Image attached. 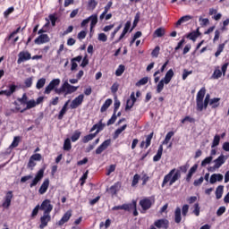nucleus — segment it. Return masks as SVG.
Listing matches in <instances>:
<instances>
[{
	"label": "nucleus",
	"mask_w": 229,
	"mask_h": 229,
	"mask_svg": "<svg viewBox=\"0 0 229 229\" xmlns=\"http://www.w3.org/2000/svg\"><path fill=\"white\" fill-rule=\"evenodd\" d=\"M17 101H19L20 105L25 106L21 112H26L27 110H31V108H35L37 105H40V103H44V97H39L35 99H30L28 98V94L23 93L21 98H18Z\"/></svg>",
	"instance_id": "1"
},
{
	"label": "nucleus",
	"mask_w": 229,
	"mask_h": 229,
	"mask_svg": "<svg viewBox=\"0 0 229 229\" xmlns=\"http://www.w3.org/2000/svg\"><path fill=\"white\" fill-rule=\"evenodd\" d=\"M188 214H189V204H184L182 207V208L180 207H177L174 213V223H176V225H180V223H182V216L183 217V220L185 221V218L187 217Z\"/></svg>",
	"instance_id": "2"
},
{
	"label": "nucleus",
	"mask_w": 229,
	"mask_h": 229,
	"mask_svg": "<svg viewBox=\"0 0 229 229\" xmlns=\"http://www.w3.org/2000/svg\"><path fill=\"white\" fill-rule=\"evenodd\" d=\"M12 199H13V191H9L5 193L3 202H2V207L3 208H5V210H8L10 207H12Z\"/></svg>",
	"instance_id": "3"
},
{
	"label": "nucleus",
	"mask_w": 229,
	"mask_h": 229,
	"mask_svg": "<svg viewBox=\"0 0 229 229\" xmlns=\"http://www.w3.org/2000/svg\"><path fill=\"white\" fill-rule=\"evenodd\" d=\"M46 171V167L40 168L34 179L32 180L31 183L30 184V189H33V187H37V185L38 184V182L42 180V178H44V172Z\"/></svg>",
	"instance_id": "4"
},
{
	"label": "nucleus",
	"mask_w": 229,
	"mask_h": 229,
	"mask_svg": "<svg viewBox=\"0 0 229 229\" xmlns=\"http://www.w3.org/2000/svg\"><path fill=\"white\" fill-rule=\"evenodd\" d=\"M60 85V79H53L49 84L45 88L44 94H51L55 89Z\"/></svg>",
	"instance_id": "5"
},
{
	"label": "nucleus",
	"mask_w": 229,
	"mask_h": 229,
	"mask_svg": "<svg viewBox=\"0 0 229 229\" xmlns=\"http://www.w3.org/2000/svg\"><path fill=\"white\" fill-rule=\"evenodd\" d=\"M155 204V199H151L149 198H144L143 199L140 200V206L141 207L142 210H149L151 207Z\"/></svg>",
	"instance_id": "6"
},
{
	"label": "nucleus",
	"mask_w": 229,
	"mask_h": 229,
	"mask_svg": "<svg viewBox=\"0 0 229 229\" xmlns=\"http://www.w3.org/2000/svg\"><path fill=\"white\" fill-rule=\"evenodd\" d=\"M28 60H31V53H30V51L24 50V51H21L18 54V60H17L18 64H21L23 62H28Z\"/></svg>",
	"instance_id": "7"
},
{
	"label": "nucleus",
	"mask_w": 229,
	"mask_h": 229,
	"mask_svg": "<svg viewBox=\"0 0 229 229\" xmlns=\"http://www.w3.org/2000/svg\"><path fill=\"white\" fill-rule=\"evenodd\" d=\"M40 210L44 211V214H51L53 211V206L51 205V200L45 199L39 206Z\"/></svg>",
	"instance_id": "8"
},
{
	"label": "nucleus",
	"mask_w": 229,
	"mask_h": 229,
	"mask_svg": "<svg viewBox=\"0 0 229 229\" xmlns=\"http://www.w3.org/2000/svg\"><path fill=\"white\" fill-rule=\"evenodd\" d=\"M71 217H72V210L70 209L64 214V216L58 222H56V225L64 226L65 223H68V221H69V219H71Z\"/></svg>",
	"instance_id": "9"
},
{
	"label": "nucleus",
	"mask_w": 229,
	"mask_h": 229,
	"mask_svg": "<svg viewBox=\"0 0 229 229\" xmlns=\"http://www.w3.org/2000/svg\"><path fill=\"white\" fill-rule=\"evenodd\" d=\"M110 144H112V140H110V139L103 141V143L100 144L95 150L96 155H101V153H103V151H105L106 149H108V147L110 146Z\"/></svg>",
	"instance_id": "10"
},
{
	"label": "nucleus",
	"mask_w": 229,
	"mask_h": 229,
	"mask_svg": "<svg viewBox=\"0 0 229 229\" xmlns=\"http://www.w3.org/2000/svg\"><path fill=\"white\" fill-rule=\"evenodd\" d=\"M51 213H43V216L40 217L39 228L44 229L47 226L48 223L51 221Z\"/></svg>",
	"instance_id": "11"
},
{
	"label": "nucleus",
	"mask_w": 229,
	"mask_h": 229,
	"mask_svg": "<svg viewBox=\"0 0 229 229\" xmlns=\"http://www.w3.org/2000/svg\"><path fill=\"white\" fill-rule=\"evenodd\" d=\"M130 28H131V21H126V23L124 25L122 34L120 35L118 39H116L114 41V44H119V42H121V40L123 39L124 37H126V33H128L130 31Z\"/></svg>",
	"instance_id": "12"
},
{
	"label": "nucleus",
	"mask_w": 229,
	"mask_h": 229,
	"mask_svg": "<svg viewBox=\"0 0 229 229\" xmlns=\"http://www.w3.org/2000/svg\"><path fill=\"white\" fill-rule=\"evenodd\" d=\"M51 38H49V36L47 34H40L35 40L34 44H37L38 46H40L42 44H47Z\"/></svg>",
	"instance_id": "13"
},
{
	"label": "nucleus",
	"mask_w": 229,
	"mask_h": 229,
	"mask_svg": "<svg viewBox=\"0 0 229 229\" xmlns=\"http://www.w3.org/2000/svg\"><path fill=\"white\" fill-rule=\"evenodd\" d=\"M154 226H156V228L167 229L169 228V220L164 218L156 220L154 222Z\"/></svg>",
	"instance_id": "14"
},
{
	"label": "nucleus",
	"mask_w": 229,
	"mask_h": 229,
	"mask_svg": "<svg viewBox=\"0 0 229 229\" xmlns=\"http://www.w3.org/2000/svg\"><path fill=\"white\" fill-rule=\"evenodd\" d=\"M85 98L84 94L79 95L77 98H75L71 104V108H78L82 103L83 99Z\"/></svg>",
	"instance_id": "15"
},
{
	"label": "nucleus",
	"mask_w": 229,
	"mask_h": 229,
	"mask_svg": "<svg viewBox=\"0 0 229 229\" xmlns=\"http://www.w3.org/2000/svg\"><path fill=\"white\" fill-rule=\"evenodd\" d=\"M205 94H207V88L202 87L197 93L196 105H199L205 99Z\"/></svg>",
	"instance_id": "16"
},
{
	"label": "nucleus",
	"mask_w": 229,
	"mask_h": 229,
	"mask_svg": "<svg viewBox=\"0 0 229 229\" xmlns=\"http://www.w3.org/2000/svg\"><path fill=\"white\" fill-rule=\"evenodd\" d=\"M15 90H17V85L12 84L9 86L8 90H1L0 96L4 95V96H7V98H10V96H12V94H13Z\"/></svg>",
	"instance_id": "17"
},
{
	"label": "nucleus",
	"mask_w": 229,
	"mask_h": 229,
	"mask_svg": "<svg viewBox=\"0 0 229 229\" xmlns=\"http://www.w3.org/2000/svg\"><path fill=\"white\" fill-rule=\"evenodd\" d=\"M175 171H176V169L174 168L166 175H165L163 182L161 184V187H165L166 183H171V180H172L173 175L174 174Z\"/></svg>",
	"instance_id": "18"
},
{
	"label": "nucleus",
	"mask_w": 229,
	"mask_h": 229,
	"mask_svg": "<svg viewBox=\"0 0 229 229\" xmlns=\"http://www.w3.org/2000/svg\"><path fill=\"white\" fill-rule=\"evenodd\" d=\"M226 162V158H225V155L219 156L216 159L214 160V169H219L223 164Z\"/></svg>",
	"instance_id": "19"
},
{
	"label": "nucleus",
	"mask_w": 229,
	"mask_h": 229,
	"mask_svg": "<svg viewBox=\"0 0 229 229\" xmlns=\"http://www.w3.org/2000/svg\"><path fill=\"white\" fill-rule=\"evenodd\" d=\"M196 171H198V165L195 164L193 166H191L186 175V182L187 183H190L191 180H192V176L193 174L196 173Z\"/></svg>",
	"instance_id": "20"
},
{
	"label": "nucleus",
	"mask_w": 229,
	"mask_h": 229,
	"mask_svg": "<svg viewBox=\"0 0 229 229\" xmlns=\"http://www.w3.org/2000/svg\"><path fill=\"white\" fill-rule=\"evenodd\" d=\"M174 76V72L173 71V69L168 70L164 79H162L165 81V85H169Z\"/></svg>",
	"instance_id": "21"
},
{
	"label": "nucleus",
	"mask_w": 229,
	"mask_h": 229,
	"mask_svg": "<svg viewBox=\"0 0 229 229\" xmlns=\"http://www.w3.org/2000/svg\"><path fill=\"white\" fill-rule=\"evenodd\" d=\"M47 189H49V178L45 179L42 182L38 190L39 194H46L47 192Z\"/></svg>",
	"instance_id": "22"
},
{
	"label": "nucleus",
	"mask_w": 229,
	"mask_h": 229,
	"mask_svg": "<svg viewBox=\"0 0 229 229\" xmlns=\"http://www.w3.org/2000/svg\"><path fill=\"white\" fill-rule=\"evenodd\" d=\"M208 105H210V101L208 100H202L199 104H196L197 111L203 112V110H207L208 108Z\"/></svg>",
	"instance_id": "23"
},
{
	"label": "nucleus",
	"mask_w": 229,
	"mask_h": 229,
	"mask_svg": "<svg viewBox=\"0 0 229 229\" xmlns=\"http://www.w3.org/2000/svg\"><path fill=\"white\" fill-rule=\"evenodd\" d=\"M180 178H182V172H180V170H176L174 174V175L172 176V179L170 180L169 185H173L174 183H175L176 182H178V180H180Z\"/></svg>",
	"instance_id": "24"
},
{
	"label": "nucleus",
	"mask_w": 229,
	"mask_h": 229,
	"mask_svg": "<svg viewBox=\"0 0 229 229\" xmlns=\"http://www.w3.org/2000/svg\"><path fill=\"white\" fill-rule=\"evenodd\" d=\"M222 180H223V174H213L210 176L209 182L211 184H214L216 182H221Z\"/></svg>",
	"instance_id": "25"
},
{
	"label": "nucleus",
	"mask_w": 229,
	"mask_h": 229,
	"mask_svg": "<svg viewBox=\"0 0 229 229\" xmlns=\"http://www.w3.org/2000/svg\"><path fill=\"white\" fill-rule=\"evenodd\" d=\"M162 153H164V146L160 145L157 154L153 157V162H159L162 158Z\"/></svg>",
	"instance_id": "26"
},
{
	"label": "nucleus",
	"mask_w": 229,
	"mask_h": 229,
	"mask_svg": "<svg viewBox=\"0 0 229 229\" xmlns=\"http://www.w3.org/2000/svg\"><path fill=\"white\" fill-rule=\"evenodd\" d=\"M69 105V100L64 105V106L62 107L61 111L59 112V114L57 115V119L59 121H62V119H64V115H65V114H67V106Z\"/></svg>",
	"instance_id": "27"
},
{
	"label": "nucleus",
	"mask_w": 229,
	"mask_h": 229,
	"mask_svg": "<svg viewBox=\"0 0 229 229\" xmlns=\"http://www.w3.org/2000/svg\"><path fill=\"white\" fill-rule=\"evenodd\" d=\"M126 128H128L127 124L123 125L122 127L118 128L115 130L114 135H113V139L115 140L116 139H119V135H121L123 133V131H124V130H126Z\"/></svg>",
	"instance_id": "28"
},
{
	"label": "nucleus",
	"mask_w": 229,
	"mask_h": 229,
	"mask_svg": "<svg viewBox=\"0 0 229 229\" xmlns=\"http://www.w3.org/2000/svg\"><path fill=\"white\" fill-rule=\"evenodd\" d=\"M113 100L112 98H107L105 103L103 104V106L100 108V112L103 114L105 112H106V110H108V108H110V106L112 105Z\"/></svg>",
	"instance_id": "29"
},
{
	"label": "nucleus",
	"mask_w": 229,
	"mask_h": 229,
	"mask_svg": "<svg viewBox=\"0 0 229 229\" xmlns=\"http://www.w3.org/2000/svg\"><path fill=\"white\" fill-rule=\"evenodd\" d=\"M192 19V16L191 15H185L181 17L175 23V26H182V24H183V22H189V21H191Z\"/></svg>",
	"instance_id": "30"
},
{
	"label": "nucleus",
	"mask_w": 229,
	"mask_h": 229,
	"mask_svg": "<svg viewBox=\"0 0 229 229\" xmlns=\"http://www.w3.org/2000/svg\"><path fill=\"white\" fill-rule=\"evenodd\" d=\"M201 35V32H199V29H197L196 31L191 32L188 34L187 38H190V40H192L193 42H196V38Z\"/></svg>",
	"instance_id": "31"
},
{
	"label": "nucleus",
	"mask_w": 229,
	"mask_h": 229,
	"mask_svg": "<svg viewBox=\"0 0 229 229\" xmlns=\"http://www.w3.org/2000/svg\"><path fill=\"white\" fill-rule=\"evenodd\" d=\"M224 191H225V186L219 185L218 187H216L215 191L216 199H221L223 198Z\"/></svg>",
	"instance_id": "32"
},
{
	"label": "nucleus",
	"mask_w": 229,
	"mask_h": 229,
	"mask_svg": "<svg viewBox=\"0 0 229 229\" xmlns=\"http://www.w3.org/2000/svg\"><path fill=\"white\" fill-rule=\"evenodd\" d=\"M78 89H80V86H72L71 84H67V88H66V92L64 93V98L65 96H67L68 94H72L73 92H76V90H78Z\"/></svg>",
	"instance_id": "33"
},
{
	"label": "nucleus",
	"mask_w": 229,
	"mask_h": 229,
	"mask_svg": "<svg viewBox=\"0 0 229 229\" xmlns=\"http://www.w3.org/2000/svg\"><path fill=\"white\" fill-rule=\"evenodd\" d=\"M219 101H221V98H211L209 101V106H211L213 109L218 108L220 105Z\"/></svg>",
	"instance_id": "34"
},
{
	"label": "nucleus",
	"mask_w": 229,
	"mask_h": 229,
	"mask_svg": "<svg viewBox=\"0 0 229 229\" xmlns=\"http://www.w3.org/2000/svg\"><path fill=\"white\" fill-rule=\"evenodd\" d=\"M90 22V31L96 28V24H98V14H92L89 16Z\"/></svg>",
	"instance_id": "35"
},
{
	"label": "nucleus",
	"mask_w": 229,
	"mask_h": 229,
	"mask_svg": "<svg viewBox=\"0 0 229 229\" xmlns=\"http://www.w3.org/2000/svg\"><path fill=\"white\" fill-rule=\"evenodd\" d=\"M130 208H131V206L129 204H123L122 206H114L112 208V210H125L127 212H130Z\"/></svg>",
	"instance_id": "36"
},
{
	"label": "nucleus",
	"mask_w": 229,
	"mask_h": 229,
	"mask_svg": "<svg viewBox=\"0 0 229 229\" xmlns=\"http://www.w3.org/2000/svg\"><path fill=\"white\" fill-rule=\"evenodd\" d=\"M96 136H97V134L95 132L89 133V134L84 136L82 138L83 144H87L88 142H90V140H94V139H96Z\"/></svg>",
	"instance_id": "37"
},
{
	"label": "nucleus",
	"mask_w": 229,
	"mask_h": 229,
	"mask_svg": "<svg viewBox=\"0 0 229 229\" xmlns=\"http://www.w3.org/2000/svg\"><path fill=\"white\" fill-rule=\"evenodd\" d=\"M119 191H121V182H115L114 185H112L110 187V191L112 192V194H117V192H119Z\"/></svg>",
	"instance_id": "38"
},
{
	"label": "nucleus",
	"mask_w": 229,
	"mask_h": 229,
	"mask_svg": "<svg viewBox=\"0 0 229 229\" xmlns=\"http://www.w3.org/2000/svg\"><path fill=\"white\" fill-rule=\"evenodd\" d=\"M63 149H64V151H71V149H72L71 139L67 138L64 140Z\"/></svg>",
	"instance_id": "39"
},
{
	"label": "nucleus",
	"mask_w": 229,
	"mask_h": 229,
	"mask_svg": "<svg viewBox=\"0 0 229 229\" xmlns=\"http://www.w3.org/2000/svg\"><path fill=\"white\" fill-rule=\"evenodd\" d=\"M226 42H228V40H225V43L218 45L217 50L215 53L216 58H217L221 55V53H223V51H225V46L226 45Z\"/></svg>",
	"instance_id": "40"
},
{
	"label": "nucleus",
	"mask_w": 229,
	"mask_h": 229,
	"mask_svg": "<svg viewBox=\"0 0 229 229\" xmlns=\"http://www.w3.org/2000/svg\"><path fill=\"white\" fill-rule=\"evenodd\" d=\"M95 126H97V131L95 133L98 135L99 131H103V130H105V126H106V124L103 123V120H100L98 123L95 124Z\"/></svg>",
	"instance_id": "41"
},
{
	"label": "nucleus",
	"mask_w": 229,
	"mask_h": 229,
	"mask_svg": "<svg viewBox=\"0 0 229 229\" xmlns=\"http://www.w3.org/2000/svg\"><path fill=\"white\" fill-rule=\"evenodd\" d=\"M140 21V13H137L134 17V21L132 23V27L130 31H133L135 28H137V24H139V21Z\"/></svg>",
	"instance_id": "42"
},
{
	"label": "nucleus",
	"mask_w": 229,
	"mask_h": 229,
	"mask_svg": "<svg viewBox=\"0 0 229 229\" xmlns=\"http://www.w3.org/2000/svg\"><path fill=\"white\" fill-rule=\"evenodd\" d=\"M165 35V29L164 28H158L154 31V37H164Z\"/></svg>",
	"instance_id": "43"
},
{
	"label": "nucleus",
	"mask_w": 229,
	"mask_h": 229,
	"mask_svg": "<svg viewBox=\"0 0 229 229\" xmlns=\"http://www.w3.org/2000/svg\"><path fill=\"white\" fill-rule=\"evenodd\" d=\"M21 31V26H19L15 30H13L11 35L7 36L4 38V42H10V40H12V37H15V35H17V33H20Z\"/></svg>",
	"instance_id": "44"
},
{
	"label": "nucleus",
	"mask_w": 229,
	"mask_h": 229,
	"mask_svg": "<svg viewBox=\"0 0 229 229\" xmlns=\"http://www.w3.org/2000/svg\"><path fill=\"white\" fill-rule=\"evenodd\" d=\"M80 137H81V131L76 130L71 137L72 142H76L80 140Z\"/></svg>",
	"instance_id": "45"
},
{
	"label": "nucleus",
	"mask_w": 229,
	"mask_h": 229,
	"mask_svg": "<svg viewBox=\"0 0 229 229\" xmlns=\"http://www.w3.org/2000/svg\"><path fill=\"white\" fill-rule=\"evenodd\" d=\"M129 206H131L130 210H133V216H139V211H137V201L132 200V203H130Z\"/></svg>",
	"instance_id": "46"
},
{
	"label": "nucleus",
	"mask_w": 229,
	"mask_h": 229,
	"mask_svg": "<svg viewBox=\"0 0 229 229\" xmlns=\"http://www.w3.org/2000/svg\"><path fill=\"white\" fill-rule=\"evenodd\" d=\"M174 136V131H171L169 132H167V134L165 135V138L163 141V144H169V141L171 140V139Z\"/></svg>",
	"instance_id": "47"
},
{
	"label": "nucleus",
	"mask_w": 229,
	"mask_h": 229,
	"mask_svg": "<svg viewBox=\"0 0 229 229\" xmlns=\"http://www.w3.org/2000/svg\"><path fill=\"white\" fill-rule=\"evenodd\" d=\"M19 100L14 101L13 105L15 106V109H11V112H20L21 114H24V112H21V110H24V108H21V104H19Z\"/></svg>",
	"instance_id": "48"
},
{
	"label": "nucleus",
	"mask_w": 229,
	"mask_h": 229,
	"mask_svg": "<svg viewBox=\"0 0 229 229\" xmlns=\"http://www.w3.org/2000/svg\"><path fill=\"white\" fill-rule=\"evenodd\" d=\"M19 100L14 101L13 105L15 106V109H11V112H20L21 114H24V112H21V110H24V108H21V104H19Z\"/></svg>",
	"instance_id": "49"
},
{
	"label": "nucleus",
	"mask_w": 229,
	"mask_h": 229,
	"mask_svg": "<svg viewBox=\"0 0 229 229\" xmlns=\"http://www.w3.org/2000/svg\"><path fill=\"white\" fill-rule=\"evenodd\" d=\"M19 100L14 101L13 105L15 106V109H11V112H20L21 114H24V112H21V110H24V108H21V104H19Z\"/></svg>",
	"instance_id": "50"
},
{
	"label": "nucleus",
	"mask_w": 229,
	"mask_h": 229,
	"mask_svg": "<svg viewBox=\"0 0 229 229\" xmlns=\"http://www.w3.org/2000/svg\"><path fill=\"white\" fill-rule=\"evenodd\" d=\"M125 69L126 68L124 64H120L115 71V76H123V73L124 72Z\"/></svg>",
	"instance_id": "51"
},
{
	"label": "nucleus",
	"mask_w": 229,
	"mask_h": 229,
	"mask_svg": "<svg viewBox=\"0 0 229 229\" xmlns=\"http://www.w3.org/2000/svg\"><path fill=\"white\" fill-rule=\"evenodd\" d=\"M167 65H169V60L165 61V63L162 65L160 70H157L154 72V76H158V74H160V72H164V71H165V67H167Z\"/></svg>",
	"instance_id": "52"
},
{
	"label": "nucleus",
	"mask_w": 229,
	"mask_h": 229,
	"mask_svg": "<svg viewBox=\"0 0 229 229\" xmlns=\"http://www.w3.org/2000/svg\"><path fill=\"white\" fill-rule=\"evenodd\" d=\"M96 6H98V1H96V0H89L88 1V9L89 10H96Z\"/></svg>",
	"instance_id": "53"
},
{
	"label": "nucleus",
	"mask_w": 229,
	"mask_h": 229,
	"mask_svg": "<svg viewBox=\"0 0 229 229\" xmlns=\"http://www.w3.org/2000/svg\"><path fill=\"white\" fill-rule=\"evenodd\" d=\"M44 85H46V79L41 78L38 81L36 84V89H38V90H40V89H44Z\"/></svg>",
	"instance_id": "54"
},
{
	"label": "nucleus",
	"mask_w": 229,
	"mask_h": 229,
	"mask_svg": "<svg viewBox=\"0 0 229 229\" xmlns=\"http://www.w3.org/2000/svg\"><path fill=\"white\" fill-rule=\"evenodd\" d=\"M33 85V77H29L25 79L24 81V87L25 89H30V87Z\"/></svg>",
	"instance_id": "55"
},
{
	"label": "nucleus",
	"mask_w": 229,
	"mask_h": 229,
	"mask_svg": "<svg viewBox=\"0 0 229 229\" xmlns=\"http://www.w3.org/2000/svg\"><path fill=\"white\" fill-rule=\"evenodd\" d=\"M153 139V132H151L150 134H148L146 138V141H145V149H148V147L151 146V140Z\"/></svg>",
	"instance_id": "56"
},
{
	"label": "nucleus",
	"mask_w": 229,
	"mask_h": 229,
	"mask_svg": "<svg viewBox=\"0 0 229 229\" xmlns=\"http://www.w3.org/2000/svg\"><path fill=\"white\" fill-rule=\"evenodd\" d=\"M87 178H89V170H87L83 174V175L80 178L81 187H83V185H85V182H87Z\"/></svg>",
	"instance_id": "57"
},
{
	"label": "nucleus",
	"mask_w": 229,
	"mask_h": 229,
	"mask_svg": "<svg viewBox=\"0 0 229 229\" xmlns=\"http://www.w3.org/2000/svg\"><path fill=\"white\" fill-rule=\"evenodd\" d=\"M219 142H221V136L215 135L211 148H216V146H219Z\"/></svg>",
	"instance_id": "58"
},
{
	"label": "nucleus",
	"mask_w": 229,
	"mask_h": 229,
	"mask_svg": "<svg viewBox=\"0 0 229 229\" xmlns=\"http://www.w3.org/2000/svg\"><path fill=\"white\" fill-rule=\"evenodd\" d=\"M165 84V81L162 79L159 81L157 86V94H160L164 90V85Z\"/></svg>",
	"instance_id": "59"
},
{
	"label": "nucleus",
	"mask_w": 229,
	"mask_h": 229,
	"mask_svg": "<svg viewBox=\"0 0 229 229\" xmlns=\"http://www.w3.org/2000/svg\"><path fill=\"white\" fill-rule=\"evenodd\" d=\"M158 55H160V47L157 46L151 52V56L153 58H158Z\"/></svg>",
	"instance_id": "60"
},
{
	"label": "nucleus",
	"mask_w": 229,
	"mask_h": 229,
	"mask_svg": "<svg viewBox=\"0 0 229 229\" xmlns=\"http://www.w3.org/2000/svg\"><path fill=\"white\" fill-rule=\"evenodd\" d=\"M48 19L52 24V26H56V21H58V17H56V14H49Z\"/></svg>",
	"instance_id": "61"
},
{
	"label": "nucleus",
	"mask_w": 229,
	"mask_h": 229,
	"mask_svg": "<svg viewBox=\"0 0 229 229\" xmlns=\"http://www.w3.org/2000/svg\"><path fill=\"white\" fill-rule=\"evenodd\" d=\"M187 122L194 123H196V119L187 115L182 120H181L182 124H185V123H187Z\"/></svg>",
	"instance_id": "62"
},
{
	"label": "nucleus",
	"mask_w": 229,
	"mask_h": 229,
	"mask_svg": "<svg viewBox=\"0 0 229 229\" xmlns=\"http://www.w3.org/2000/svg\"><path fill=\"white\" fill-rule=\"evenodd\" d=\"M19 142H21V137L15 136L10 148H17L19 146Z\"/></svg>",
	"instance_id": "63"
},
{
	"label": "nucleus",
	"mask_w": 229,
	"mask_h": 229,
	"mask_svg": "<svg viewBox=\"0 0 229 229\" xmlns=\"http://www.w3.org/2000/svg\"><path fill=\"white\" fill-rule=\"evenodd\" d=\"M148 81H149V78H148V77H143L142 79H140V80L136 83V87H141V85H146Z\"/></svg>",
	"instance_id": "64"
}]
</instances>
